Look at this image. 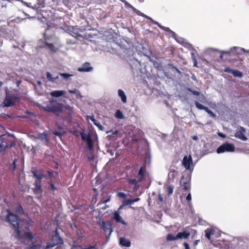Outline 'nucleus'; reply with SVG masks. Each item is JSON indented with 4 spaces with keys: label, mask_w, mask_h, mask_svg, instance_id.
Segmentation results:
<instances>
[{
    "label": "nucleus",
    "mask_w": 249,
    "mask_h": 249,
    "mask_svg": "<svg viewBox=\"0 0 249 249\" xmlns=\"http://www.w3.org/2000/svg\"><path fill=\"white\" fill-rule=\"evenodd\" d=\"M154 24L157 25L160 29H163L165 31H169L171 33H172V34H174V32H173L172 31H171V30H170V29L169 28H167V27H165L164 26H162L161 25H160L158 22H154Z\"/></svg>",
    "instance_id": "nucleus-31"
},
{
    "label": "nucleus",
    "mask_w": 249,
    "mask_h": 249,
    "mask_svg": "<svg viewBox=\"0 0 249 249\" xmlns=\"http://www.w3.org/2000/svg\"><path fill=\"white\" fill-rule=\"evenodd\" d=\"M115 116L118 119L124 118V115L120 110H117L115 114Z\"/></svg>",
    "instance_id": "nucleus-32"
},
{
    "label": "nucleus",
    "mask_w": 249,
    "mask_h": 249,
    "mask_svg": "<svg viewBox=\"0 0 249 249\" xmlns=\"http://www.w3.org/2000/svg\"><path fill=\"white\" fill-rule=\"evenodd\" d=\"M21 239H28L31 242H32L33 239L34 238V236L32 232L31 231L24 232V234L22 237H20Z\"/></svg>",
    "instance_id": "nucleus-19"
},
{
    "label": "nucleus",
    "mask_w": 249,
    "mask_h": 249,
    "mask_svg": "<svg viewBox=\"0 0 249 249\" xmlns=\"http://www.w3.org/2000/svg\"><path fill=\"white\" fill-rule=\"evenodd\" d=\"M15 211L16 213H17L19 214H23L24 213L23 207H22V206L20 204H18L15 208Z\"/></svg>",
    "instance_id": "nucleus-26"
},
{
    "label": "nucleus",
    "mask_w": 249,
    "mask_h": 249,
    "mask_svg": "<svg viewBox=\"0 0 249 249\" xmlns=\"http://www.w3.org/2000/svg\"><path fill=\"white\" fill-rule=\"evenodd\" d=\"M131 204V203L130 199L124 200L123 201V203H122V205H121L118 208V211L122 209L124 206H127V205H128Z\"/></svg>",
    "instance_id": "nucleus-28"
},
{
    "label": "nucleus",
    "mask_w": 249,
    "mask_h": 249,
    "mask_svg": "<svg viewBox=\"0 0 249 249\" xmlns=\"http://www.w3.org/2000/svg\"><path fill=\"white\" fill-rule=\"evenodd\" d=\"M124 5L127 8H131L133 11H135L136 9L132 5L129 3L127 1L124 3Z\"/></svg>",
    "instance_id": "nucleus-40"
},
{
    "label": "nucleus",
    "mask_w": 249,
    "mask_h": 249,
    "mask_svg": "<svg viewBox=\"0 0 249 249\" xmlns=\"http://www.w3.org/2000/svg\"><path fill=\"white\" fill-rule=\"evenodd\" d=\"M128 182L131 184H136L137 183V180L135 178L130 179L129 180Z\"/></svg>",
    "instance_id": "nucleus-47"
},
{
    "label": "nucleus",
    "mask_w": 249,
    "mask_h": 249,
    "mask_svg": "<svg viewBox=\"0 0 249 249\" xmlns=\"http://www.w3.org/2000/svg\"><path fill=\"white\" fill-rule=\"evenodd\" d=\"M166 239L168 241H174L178 239L177 238V234L176 236H174L173 234L169 233L166 236Z\"/></svg>",
    "instance_id": "nucleus-27"
},
{
    "label": "nucleus",
    "mask_w": 249,
    "mask_h": 249,
    "mask_svg": "<svg viewBox=\"0 0 249 249\" xmlns=\"http://www.w3.org/2000/svg\"><path fill=\"white\" fill-rule=\"evenodd\" d=\"M235 151V146L232 143L228 142H224L216 149L218 154L224 152H233Z\"/></svg>",
    "instance_id": "nucleus-6"
},
{
    "label": "nucleus",
    "mask_w": 249,
    "mask_h": 249,
    "mask_svg": "<svg viewBox=\"0 0 249 249\" xmlns=\"http://www.w3.org/2000/svg\"><path fill=\"white\" fill-rule=\"evenodd\" d=\"M205 111L207 112L211 117L213 118L216 117V115L212 111L210 110L208 107L207 108Z\"/></svg>",
    "instance_id": "nucleus-38"
},
{
    "label": "nucleus",
    "mask_w": 249,
    "mask_h": 249,
    "mask_svg": "<svg viewBox=\"0 0 249 249\" xmlns=\"http://www.w3.org/2000/svg\"><path fill=\"white\" fill-rule=\"evenodd\" d=\"M93 70V68L90 66V64L89 62L84 63L81 67L77 69V71L80 72H89Z\"/></svg>",
    "instance_id": "nucleus-12"
},
{
    "label": "nucleus",
    "mask_w": 249,
    "mask_h": 249,
    "mask_svg": "<svg viewBox=\"0 0 249 249\" xmlns=\"http://www.w3.org/2000/svg\"><path fill=\"white\" fill-rule=\"evenodd\" d=\"M18 100H19V97L16 95L6 93L2 104L5 107H12L16 104Z\"/></svg>",
    "instance_id": "nucleus-4"
},
{
    "label": "nucleus",
    "mask_w": 249,
    "mask_h": 249,
    "mask_svg": "<svg viewBox=\"0 0 249 249\" xmlns=\"http://www.w3.org/2000/svg\"><path fill=\"white\" fill-rule=\"evenodd\" d=\"M199 242V240H195L194 242V246H196L198 242Z\"/></svg>",
    "instance_id": "nucleus-60"
},
{
    "label": "nucleus",
    "mask_w": 249,
    "mask_h": 249,
    "mask_svg": "<svg viewBox=\"0 0 249 249\" xmlns=\"http://www.w3.org/2000/svg\"><path fill=\"white\" fill-rule=\"evenodd\" d=\"M53 133L55 136H61V133L59 132H58V131H54Z\"/></svg>",
    "instance_id": "nucleus-55"
},
{
    "label": "nucleus",
    "mask_w": 249,
    "mask_h": 249,
    "mask_svg": "<svg viewBox=\"0 0 249 249\" xmlns=\"http://www.w3.org/2000/svg\"><path fill=\"white\" fill-rule=\"evenodd\" d=\"M213 230H208L205 231V236L206 237L210 240L211 238V235L213 234Z\"/></svg>",
    "instance_id": "nucleus-33"
},
{
    "label": "nucleus",
    "mask_w": 249,
    "mask_h": 249,
    "mask_svg": "<svg viewBox=\"0 0 249 249\" xmlns=\"http://www.w3.org/2000/svg\"><path fill=\"white\" fill-rule=\"evenodd\" d=\"M118 95L120 96V97L121 98V100L123 103H126L127 100H126V95L124 92V91L122 89H119L118 90Z\"/></svg>",
    "instance_id": "nucleus-23"
},
{
    "label": "nucleus",
    "mask_w": 249,
    "mask_h": 249,
    "mask_svg": "<svg viewBox=\"0 0 249 249\" xmlns=\"http://www.w3.org/2000/svg\"><path fill=\"white\" fill-rule=\"evenodd\" d=\"M59 75L65 79L69 78L70 77L72 76V74L67 73H60Z\"/></svg>",
    "instance_id": "nucleus-37"
},
{
    "label": "nucleus",
    "mask_w": 249,
    "mask_h": 249,
    "mask_svg": "<svg viewBox=\"0 0 249 249\" xmlns=\"http://www.w3.org/2000/svg\"><path fill=\"white\" fill-rule=\"evenodd\" d=\"M186 200L188 201H190L192 199L191 194L189 193L186 196Z\"/></svg>",
    "instance_id": "nucleus-52"
},
{
    "label": "nucleus",
    "mask_w": 249,
    "mask_h": 249,
    "mask_svg": "<svg viewBox=\"0 0 249 249\" xmlns=\"http://www.w3.org/2000/svg\"><path fill=\"white\" fill-rule=\"evenodd\" d=\"M113 218L115 220L116 222L118 223H120L123 225H126L127 223L125 222L122 218V217L120 215V213L119 211H115L113 213Z\"/></svg>",
    "instance_id": "nucleus-13"
},
{
    "label": "nucleus",
    "mask_w": 249,
    "mask_h": 249,
    "mask_svg": "<svg viewBox=\"0 0 249 249\" xmlns=\"http://www.w3.org/2000/svg\"><path fill=\"white\" fill-rule=\"evenodd\" d=\"M78 90L75 89L74 90H71V89H69L68 90V92L70 93H73V94H76V93L77 92Z\"/></svg>",
    "instance_id": "nucleus-50"
},
{
    "label": "nucleus",
    "mask_w": 249,
    "mask_h": 249,
    "mask_svg": "<svg viewBox=\"0 0 249 249\" xmlns=\"http://www.w3.org/2000/svg\"><path fill=\"white\" fill-rule=\"evenodd\" d=\"M40 138L41 139V140H43V139H45L47 141H48V137H47V135L45 134V133H42L40 135Z\"/></svg>",
    "instance_id": "nucleus-42"
},
{
    "label": "nucleus",
    "mask_w": 249,
    "mask_h": 249,
    "mask_svg": "<svg viewBox=\"0 0 249 249\" xmlns=\"http://www.w3.org/2000/svg\"><path fill=\"white\" fill-rule=\"evenodd\" d=\"M33 184L35 186L33 189L34 192L36 194L41 193L42 192L41 182H35Z\"/></svg>",
    "instance_id": "nucleus-20"
},
{
    "label": "nucleus",
    "mask_w": 249,
    "mask_h": 249,
    "mask_svg": "<svg viewBox=\"0 0 249 249\" xmlns=\"http://www.w3.org/2000/svg\"><path fill=\"white\" fill-rule=\"evenodd\" d=\"M120 244L122 246H124L125 247H129L131 245L130 242L128 240L125 239L124 237H121L120 238Z\"/></svg>",
    "instance_id": "nucleus-21"
},
{
    "label": "nucleus",
    "mask_w": 249,
    "mask_h": 249,
    "mask_svg": "<svg viewBox=\"0 0 249 249\" xmlns=\"http://www.w3.org/2000/svg\"><path fill=\"white\" fill-rule=\"evenodd\" d=\"M241 51L242 52H243L244 53H247L249 54V50H246V49H245L244 48H242L241 49Z\"/></svg>",
    "instance_id": "nucleus-59"
},
{
    "label": "nucleus",
    "mask_w": 249,
    "mask_h": 249,
    "mask_svg": "<svg viewBox=\"0 0 249 249\" xmlns=\"http://www.w3.org/2000/svg\"><path fill=\"white\" fill-rule=\"evenodd\" d=\"M173 192V188L172 186L168 187V193L169 195H171Z\"/></svg>",
    "instance_id": "nucleus-46"
},
{
    "label": "nucleus",
    "mask_w": 249,
    "mask_h": 249,
    "mask_svg": "<svg viewBox=\"0 0 249 249\" xmlns=\"http://www.w3.org/2000/svg\"><path fill=\"white\" fill-rule=\"evenodd\" d=\"M1 143H0V150L10 148L15 145V141L11 138L10 135H3L0 137Z\"/></svg>",
    "instance_id": "nucleus-3"
},
{
    "label": "nucleus",
    "mask_w": 249,
    "mask_h": 249,
    "mask_svg": "<svg viewBox=\"0 0 249 249\" xmlns=\"http://www.w3.org/2000/svg\"><path fill=\"white\" fill-rule=\"evenodd\" d=\"M21 83V81H18L17 82V84L18 86H19V84Z\"/></svg>",
    "instance_id": "nucleus-63"
},
{
    "label": "nucleus",
    "mask_w": 249,
    "mask_h": 249,
    "mask_svg": "<svg viewBox=\"0 0 249 249\" xmlns=\"http://www.w3.org/2000/svg\"><path fill=\"white\" fill-rule=\"evenodd\" d=\"M101 228L106 232H107L108 231H109L110 233H111L112 231L110 224L108 223H106L105 221L102 222Z\"/></svg>",
    "instance_id": "nucleus-18"
},
{
    "label": "nucleus",
    "mask_w": 249,
    "mask_h": 249,
    "mask_svg": "<svg viewBox=\"0 0 249 249\" xmlns=\"http://www.w3.org/2000/svg\"><path fill=\"white\" fill-rule=\"evenodd\" d=\"M192 138L194 141H197L198 139V137H197V136L196 135H195V136H192Z\"/></svg>",
    "instance_id": "nucleus-57"
},
{
    "label": "nucleus",
    "mask_w": 249,
    "mask_h": 249,
    "mask_svg": "<svg viewBox=\"0 0 249 249\" xmlns=\"http://www.w3.org/2000/svg\"><path fill=\"white\" fill-rule=\"evenodd\" d=\"M245 129L243 127L241 126L239 130L235 133L234 137L243 141H246L247 138L245 136Z\"/></svg>",
    "instance_id": "nucleus-10"
},
{
    "label": "nucleus",
    "mask_w": 249,
    "mask_h": 249,
    "mask_svg": "<svg viewBox=\"0 0 249 249\" xmlns=\"http://www.w3.org/2000/svg\"><path fill=\"white\" fill-rule=\"evenodd\" d=\"M218 135L222 138H225L226 137V135L225 134H224L221 132H218Z\"/></svg>",
    "instance_id": "nucleus-53"
},
{
    "label": "nucleus",
    "mask_w": 249,
    "mask_h": 249,
    "mask_svg": "<svg viewBox=\"0 0 249 249\" xmlns=\"http://www.w3.org/2000/svg\"><path fill=\"white\" fill-rule=\"evenodd\" d=\"M196 231L195 230L192 229L190 227L188 226L182 229L181 232H179L177 234V238L178 239H187L189 236L193 234L192 238L193 239L194 236L196 234Z\"/></svg>",
    "instance_id": "nucleus-5"
},
{
    "label": "nucleus",
    "mask_w": 249,
    "mask_h": 249,
    "mask_svg": "<svg viewBox=\"0 0 249 249\" xmlns=\"http://www.w3.org/2000/svg\"><path fill=\"white\" fill-rule=\"evenodd\" d=\"M53 181H49V184L50 185H49V188L50 190H52L53 191H54L55 190H56L57 189V188L54 185Z\"/></svg>",
    "instance_id": "nucleus-35"
},
{
    "label": "nucleus",
    "mask_w": 249,
    "mask_h": 249,
    "mask_svg": "<svg viewBox=\"0 0 249 249\" xmlns=\"http://www.w3.org/2000/svg\"><path fill=\"white\" fill-rule=\"evenodd\" d=\"M195 105H196V107L198 109H200V110H206V109H207V108L208 107H205L204 106H203V105L200 104L199 102H197V101H196L195 102Z\"/></svg>",
    "instance_id": "nucleus-29"
},
{
    "label": "nucleus",
    "mask_w": 249,
    "mask_h": 249,
    "mask_svg": "<svg viewBox=\"0 0 249 249\" xmlns=\"http://www.w3.org/2000/svg\"><path fill=\"white\" fill-rule=\"evenodd\" d=\"M89 150H92L93 148V142L91 137H89L86 141Z\"/></svg>",
    "instance_id": "nucleus-24"
},
{
    "label": "nucleus",
    "mask_w": 249,
    "mask_h": 249,
    "mask_svg": "<svg viewBox=\"0 0 249 249\" xmlns=\"http://www.w3.org/2000/svg\"><path fill=\"white\" fill-rule=\"evenodd\" d=\"M66 93L65 90H54L50 92V95L53 97H59Z\"/></svg>",
    "instance_id": "nucleus-17"
},
{
    "label": "nucleus",
    "mask_w": 249,
    "mask_h": 249,
    "mask_svg": "<svg viewBox=\"0 0 249 249\" xmlns=\"http://www.w3.org/2000/svg\"><path fill=\"white\" fill-rule=\"evenodd\" d=\"M172 68L175 70L178 73L180 74L181 73L180 71L176 67L172 66Z\"/></svg>",
    "instance_id": "nucleus-56"
},
{
    "label": "nucleus",
    "mask_w": 249,
    "mask_h": 249,
    "mask_svg": "<svg viewBox=\"0 0 249 249\" xmlns=\"http://www.w3.org/2000/svg\"><path fill=\"white\" fill-rule=\"evenodd\" d=\"M94 156L93 154H91L88 157V159L89 161H91L94 159Z\"/></svg>",
    "instance_id": "nucleus-51"
},
{
    "label": "nucleus",
    "mask_w": 249,
    "mask_h": 249,
    "mask_svg": "<svg viewBox=\"0 0 249 249\" xmlns=\"http://www.w3.org/2000/svg\"><path fill=\"white\" fill-rule=\"evenodd\" d=\"M46 77L48 81L52 82H54L55 80L58 78V76H56V77H53L52 74L49 72H47Z\"/></svg>",
    "instance_id": "nucleus-25"
},
{
    "label": "nucleus",
    "mask_w": 249,
    "mask_h": 249,
    "mask_svg": "<svg viewBox=\"0 0 249 249\" xmlns=\"http://www.w3.org/2000/svg\"><path fill=\"white\" fill-rule=\"evenodd\" d=\"M230 54V53L229 52H225L224 51L222 52L220 55V58L222 59H223V56H224V54Z\"/></svg>",
    "instance_id": "nucleus-48"
},
{
    "label": "nucleus",
    "mask_w": 249,
    "mask_h": 249,
    "mask_svg": "<svg viewBox=\"0 0 249 249\" xmlns=\"http://www.w3.org/2000/svg\"><path fill=\"white\" fill-rule=\"evenodd\" d=\"M183 246L185 247V249H190L189 244L187 243L184 242Z\"/></svg>",
    "instance_id": "nucleus-54"
},
{
    "label": "nucleus",
    "mask_w": 249,
    "mask_h": 249,
    "mask_svg": "<svg viewBox=\"0 0 249 249\" xmlns=\"http://www.w3.org/2000/svg\"><path fill=\"white\" fill-rule=\"evenodd\" d=\"M223 71L228 73H231L234 77H242L243 75V73L238 70H232L229 67L225 68L223 70Z\"/></svg>",
    "instance_id": "nucleus-11"
},
{
    "label": "nucleus",
    "mask_w": 249,
    "mask_h": 249,
    "mask_svg": "<svg viewBox=\"0 0 249 249\" xmlns=\"http://www.w3.org/2000/svg\"><path fill=\"white\" fill-rule=\"evenodd\" d=\"M182 186L185 190H189L190 188V185L189 182H183Z\"/></svg>",
    "instance_id": "nucleus-36"
},
{
    "label": "nucleus",
    "mask_w": 249,
    "mask_h": 249,
    "mask_svg": "<svg viewBox=\"0 0 249 249\" xmlns=\"http://www.w3.org/2000/svg\"><path fill=\"white\" fill-rule=\"evenodd\" d=\"M219 245L221 249H233L231 243L229 241H222L219 243Z\"/></svg>",
    "instance_id": "nucleus-14"
},
{
    "label": "nucleus",
    "mask_w": 249,
    "mask_h": 249,
    "mask_svg": "<svg viewBox=\"0 0 249 249\" xmlns=\"http://www.w3.org/2000/svg\"><path fill=\"white\" fill-rule=\"evenodd\" d=\"M117 196L119 197H123V198H124L126 196L125 194L124 193H123V192H119L117 194Z\"/></svg>",
    "instance_id": "nucleus-45"
},
{
    "label": "nucleus",
    "mask_w": 249,
    "mask_h": 249,
    "mask_svg": "<svg viewBox=\"0 0 249 249\" xmlns=\"http://www.w3.org/2000/svg\"><path fill=\"white\" fill-rule=\"evenodd\" d=\"M38 245L32 243L31 246H30L29 247L26 248L25 249H38Z\"/></svg>",
    "instance_id": "nucleus-41"
},
{
    "label": "nucleus",
    "mask_w": 249,
    "mask_h": 249,
    "mask_svg": "<svg viewBox=\"0 0 249 249\" xmlns=\"http://www.w3.org/2000/svg\"><path fill=\"white\" fill-rule=\"evenodd\" d=\"M42 108L46 112L53 113L57 116L63 111V105L56 100H50L44 103Z\"/></svg>",
    "instance_id": "nucleus-2"
},
{
    "label": "nucleus",
    "mask_w": 249,
    "mask_h": 249,
    "mask_svg": "<svg viewBox=\"0 0 249 249\" xmlns=\"http://www.w3.org/2000/svg\"><path fill=\"white\" fill-rule=\"evenodd\" d=\"M63 243L62 239L59 236V235L56 234L52 237V240L51 242L47 243V245L45 247V249H49L54 247L58 244Z\"/></svg>",
    "instance_id": "nucleus-7"
},
{
    "label": "nucleus",
    "mask_w": 249,
    "mask_h": 249,
    "mask_svg": "<svg viewBox=\"0 0 249 249\" xmlns=\"http://www.w3.org/2000/svg\"><path fill=\"white\" fill-rule=\"evenodd\" d=\"M182 164L186 170H191V166H193L192 156L190 155L188 156H184L182 161Z\"/></svg>",
    "instance_id": "nucleus-9"
},
{
    "label": "nucleus",
    "mask_w": 249,
    "mask_h": 249,
    "mask_svg": "<svg viewBox=\"0 0 249 249\" xmlns=\"http://www.w3.org/2000/svg\"><path fill=\"white\" fill-rule=\"evenodd\" d=\"M158 199L160 202L163 201V197H162V196L160 195H159Z\"/></svg>",
    "instance_id": "nucleus-58"
},
{
    "label": "nucleus",
    "mask_w": 249,
    "mask_h": 249,
    "mask_svg": "<svg viewBox=\"0 0 249 249\" xmlns=\"http://www.w3.org/2000/svg\"><path fill=\"white\" fill-rule=\"evenodd\" d=\"M83 249H97L96 245L94 246H89V247H85L83 248Z\"/></svg>",
    "instance_id": "nucleus-44"
},
{
    "label": "nucleus",
    "mask_w": 249,
    "mask_h": 249,
    "mask_svg": "<svg viewBox=\"0 0 249 249\" xmlns=\"http://www.w3.org/2000/svg\"><path fill=\"white\" fill-rule=\"evenodd\" d=\"M145 170L142 168V167H141L139 172H138V180L139 181H142L144 176H145Z\"/></svg>",
    "instance_id": "nucleus-22"
},
{
    "label": "nucleus",
    "mask_w": 249,
    "mask_h": 249,
    "mask_svg": "<svg viewBox=\"0 0 249 249\" xmlns=\"http://www.w3.org/2000/svg\"><path fill=\"white\" fill-rule=\"evenodd\" d=\"M7 214L6 220L12 226L13 230L16 232V235L18 237L21 236L22 231L26 232L30 228V224L26 220L20 219L16 214L12 213L9 209H7Z\"/></svg>",
    "instance_id": "nucleus-1"
},
{
    "label": "nucleus",
    "mask_w": 249,
    "mask_h": 249,
    "mask_svg": "<svg viewBox=\"0 0 249 249\" xmlns=\"http://www.w3.org/2000/svg\"><path fill=\"white\" fill-rule=\"evenodd\" d=\"M13 164L14 165V169H15L16 168V161L14 160L13 162Z\"/></svg>",
    "instance_id": "nucleus-62"
},
{
    "label": "nucleus",
    "mask_w": 249,
    "mask_h": 249,
    "mask_svg": "<svg viewBox=\"0 0 249 249\" xmlns=\"http://www.w3.org/2000/svg\"><path fill=\"white\" fill-rule=\"evenodd\" d=\"M63 111L66 113V116L62 117L64 121H65L68 123L71 122L72 115L73 113L72 107H70L69 105H66L63 106Z\"/></svg>",
    "instance_id": "nucleus-8"
},
{
    "label": "nucleus",
    "mask_w": 249,
    "mask_h": 249,
    "mask_svg": "<svg viewBox=\"0 0 249 249\" xmlns=\"http://www.w3.org/2000/svg\"><path fill=\"white\" fill-rule=\"evenodd\" d=\"M81 139L83 141H87V139L89 137H91L89 135H87V134L82 132L80 133Z\"/></svg>",
    "instance_id": "nucleus-34"
},
{
    "label": "nucleus",
    "mask_w": 249,
    "mask_h": 249,
    "mask_svg": "<svg viewBox=\"0 0 249 249\" xmlns=\"http://www.w3.org/2000/svg\"><path fill=\"white\" fill-rule=\"evenodd\" d=\"M48 176L50 177V181H53L58 177V174L56 172L53 171L51 170L47 171Z\"/></svg>",
    "instance_id": "nucleus-16"
},
{
    "label": "nucleus",
    "mask_w": 249,
    "mask_h": 249,
    "mask_svg": "<svg viewBox=\"0 0 249 249\" xmlns=\"http://www.w3.org/2000/svg\"><path fill=\"white\" fill-rule=\"evenodd\" d=\"M91 120L93 122L94 124L97 126L100 130H104V127L100 124V123L97 122V121H96L93 117L92 118Z\"/></svg>",
    "instance_id": "nucleus-30"
},
{
    "label": "nucleus",
    "mask_w": 249,
    "mask_h": 249,
    "mask_svg": "<svg viewBox=\"0 0 249 249\" xmlns=\"http://www.w3.org/2000/svg\"><path fill=\"white\" fill-rule=\"evenodd\" d=\"M194 94L196 95H198L199 94V93L198 91H194Z\"/></svg>",
    "instance_id": "nucleus-61"
},
{
    "label": "nucleus",
    "mask_w": 249,
    "mask_h": 249,
    "mask_svg": "<svg viewBox=\"0 0 249 249\" xmlns=\"http://www.w3.org/2000/svg\"><path fill=\"white\" fill-rule=\"evenodd\" d=\"M45 45L47 46L50 50L51 51H54V47L53 45V44L52 43H48V42H45Z\"/></svg>",
    "instance_id": "nucleus-39"
},
{
    "label": "nucleus",
    "mask_w": 249,
    "mask_h": 249,
    "mask_svg": "<svg viewBox=\"0 0 249 249\" xmlns=\"http://www.w3.org/2000/svg\"><path fill=\"white\" fill-rule=\"evenodd\" d=\"M75 95H76V98H77V99H81L83 97V96L81 95L80 92L79 90H77Z\"/></svg>",
    "instance_id": "nucleus-43"
},
{
    "label": "nucleus",
    "mask_w": 249,
    "mask_h": 249,
    "mask_svg": "<svg viewBox=\"0 0 249 249\" xmlns=\"http://www.w3.org/2000/svg\"><path fill=\"white\" fill-rule=\"evenodd\" d=\"M194 66L195 67H197L196 61V60H195V62H194Z\"/></svg>",
    "instance_id": "nucleus-64"
},
{
    "label": "nucleus",
    "mask_w": 249,
    "mask_h": 249,
    "mask_svg": "<svg viewBox=\"0 0 249 249\" xmlns=\"http://www.w3.org/2000/svg\"><path fill=\"white\" fill-rule=\"evenodd\" d=\"M140 200V198L137 197L134 199H130L131 204L134 202L138 201Z\"/></svg>",
    "instance_id": "nucleus-49"
},
{
    "label": "nucleus",
    "mask_w": 249,
    "mask_h": 249,
    "mask_svg": "<svg viewBox=\"0 0 249 249\" xmlns=\"http://www.w3.org/2000/svg\"><path fill=\"white\" fill-rule=\"evenodd\" d=\"M32 173L33 175V177L36 178L35 182H41V181L43 178H46L45 176L41 173H37L36 171H32Z\"/></svg>",
    "instance_id": "nucleus-15"
}]
</instances>
